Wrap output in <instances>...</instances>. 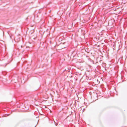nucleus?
Returning a JSON list of instances; mask_svg holds the SVG:
<instances>
[{"label":"nucleus","instance_id":"1","mask_svg":"<svg viewBox=\"0 0 127 127\" xmlns=\"http://www.w3.org/2000/svg\"><path fill=\"white\" fill-rule=\"evenodd\" d=\"M19 39H20L19 38L18 39H17L16 37H15V38H14L15 40V41H16V40H17V42H18L19 41V40H20Z\"/></svg>","mask_w":127,"mask_h":127}]
</instances>
